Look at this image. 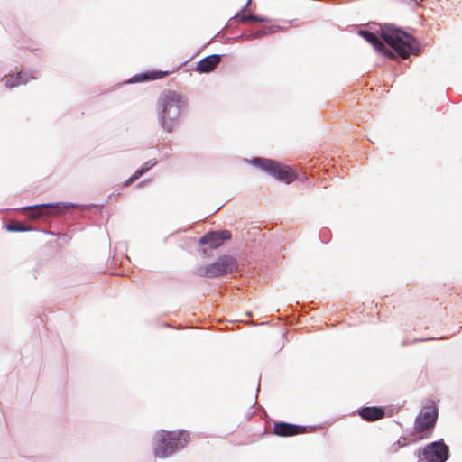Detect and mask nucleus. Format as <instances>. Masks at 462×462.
I'll return each mask as SVG.
<instances>
[{"label": "nucleus", "instance_id": "nucleus-1", "mask_svg": "<svg viewBox=\"0 0 462 462\" xmlns=\"http://www.w3.org/2000/svg\"><path fill=\"white\" fill-rule=\"evenodd\" d=\"M380 37L369 31L361 30V35L374 48L387 57L393 58V52L404 60V31L393 24H384L379 30Z\"/></svg>", "mask_w": 462, "mask_h": 462}, {"label": "nucleus", "instance_id": "nucleus-2", "mask_svg": "<svg viewBox=\"0 0 462 462\" xmlns=\"http://www.w3.org/2000/svg\"><path fill=\"white\" fill-rule=\"evenodd\" d=\"M187 106L183 96L174 90H165L162 93L157 103L160 124L163 129L171 132L181 110Z\"/></svg>", "mask_w": 462, "mask_h": 462}, {"label": "nucleus", "instance_id": "nucleus-3", "mask_svg": "<svg viewBox=\"0 0 462 462\" xmlns=\"http://www.w3.org/2000/svg\"><path fill=\"white\" fill-rule=\"evenodd\" d=\"M189 439V433L186 430H160L153 438V453L155 457H167L176 450L183 448Z\"/></svg>", "mask_w": 462, "mask_h": 462}, {"label": "nucleus", "instance_id": "nucleus-4", "mask_svg": "<svg viewBox=\"0 0 462 462\" xmlns=\"http://www.w3.org/2000/svg\"><path fill=\"white\" fill-rule=\"evenodd\" d=\"M438 419V409L433 401H428L416 418L414 432L406 438L409 443L430 437Z\"/></svg>", "mask_w": 462, "mask_h": 462}, {"label": "nucleus", "instance_id": "nucleus-5", "mask_svg": "<svg viewBox=\"0 0 462 462\" xmlns=\"http://www.w3.org/2000/svg\"><path fill=\"white\" fill-rule=\"evenodd\" d=\"M251 163L261 168L276 180L287 184L291 183L297 178L295 171L291 167L273 160L254 158L251 161Z\"/></svg>", "mask_w": 462, "mask_h": 462}, {"label": "nucleus", "instance_id": "nucleus-6", "mask_svg": "<svg viewBox=\"0 0 462 462\" xmlns=\"http://www.w3.org/2000/svg\"><path fill=\"white\" fill-rule=\"evenodd\" d=\"M236 268V260L232 256L224 255L211 264L199 267L197 274L201 277L215 278L233 273Z\"/></svg>", "mask_w": 462, "mask_h": 462}, {"label": "nucleus", "instance_id": "nucleus-7", "mask_svg": "<svg viewBox=\"0 0 462 462\" xmlns=\"http://www.w3.org/2000/svg\"><path fill=\"white\" fill-rule=\"evenodd\" d=\"M449 448L443 440L427 445L419 452V462H445L448 458Z\"/></svg>", "mask_w": 462, "mask_h": 462}, {"label": "nucleus", "instance_id": "nucleus-8", "mask_svg": "<svg viewBox=\"0 0 462 462\" xmlns=\"http://www.w3.org/2000/svg\"><path fill=\"white\" fill-rule=\"evenodd\" d=\"M66 207L60 203L40 204L31 207H25L23 211L27 212V217L32 220L49 217L57 215L61 209Z\"/></svg>", "mask_w": 462, "mask_h": 462}, {"label": "nucleus", "instance_id": "nucleus-9", "mask_svg": "<svg viewBox=\"0 0 462 462\" xmlns=\"http://www.w3.org/2000/svg\"><path fill=\"white\" fill-rule=\"evenodd\" d=\"M231 238V233L228 230H220L209 232L204 235L200 239L201 245H208L210 248L216 249L219 247L225 240Z\"/></svg>", "mask_w": 462, "mask_h": 462}, {"label": "nucleus", "instance_id": "nucleus-10", "mask_svg": "<svg viewBox=\"0 0 462 462\" xmlns=\"http://www.w3.org/2000/svg\"><path fill=\"white\" fill-rule=\"evenodd\" d=\"M307 432V427L291 424L287 422H277L273 425V433L280 437H291Z\"/></svg>", "mask_w": 462, "mask_h": 462}, {"label": "nucleus", "instance_id": "nucleus-11", "mask_svg": "<svg viewBox=\"0 0 462 462\" xmlns=\"http://www.w3.org/2000/svg\"><path fill=\"white\" fill-rule=\"evenodd\" d=\"M357 414L365 421L373 422L385 416V409L378 406H366L360 408Z\"/></svg>", "mask_w": 462, "mask_h": 462}, {"label": "nucleus", "instance_id": "nucleus-12", "mask_svg": "<svg viewBox=\"0 0 462 462\" xmlns=\"http://www.w3.org/2000/svg\"><path fill=\"white\" fill-rule=\"evenodd\" d=\"M221 61V56L212 54L207 56L197 63L196 71L199 73H209L213 71Z\"/></svg>", "mask_w": 462, "mask_h": 462}, {"label": "nucleus", "instance_id": "nucleus-13", "mask_svg": "<svg viewBox=\"0 0 462 462\" xmlns=\"http://www.w3.org/2000/svg\"><path fill=\"white\" fill-rule=\"evenodd\" d=\"M174 70L172 71H169V70H153V71H150V72H146V73H143V74H140V75H136L134 79H133V82H136V81H146V80H156V79H162L164 77H167L168 75H170L171 73H172Z\"/></svg>", "mask_w": 462, "mask_h": 462}, {"label": "nucleus", "instance_id": "nucleus-14", "mask_svg": "<svg viewBox=\"0 0 462 462\" xmlns=\"http://www.w3.org/2000/svg\"><path fill=\"white\" fill-rule=\"evenodd\" d=\"M421 44L412 35L406 32V59L411 55L420 56L421 53Z\"/></svg>", "mask_w": 462, "mask_h": 462}, {"label": "nucleus", "instance_id": "nucleus-15", "mask_svg": "<svg viewBox=\"0 0 462 462\" xmlns=\"http://www.w3.org/2000/svg\"><path fill=\"white\" fill-rule=\"evenodd\" d=\"M155 164V161L151 160L146 162L140 169L136 170L134 173L127 180H125L124 186L127 187L130 184H132L134 181H135L137 179L143 176L147 171L152 168Z\"/></svg>", "mask_w": 462, "mask_h": 462}, {"label": "nucleus", "instance_id": "nucleus-16", "mask_svg": "<svg viewBox=\"0 0 462 462\" xmlns=\"http://www.w3.org/2000/svg\"><path fill=\"white\" fill-rule=\"evenodd\" d=\"M20 79L21 76H18L17 74H10L3 78V81L5 82V86L11 89L23 85V81H19Z\"/></svg>", "mask_w": 462, "mask_h": 462}, {"label": "nucleus", "instance_id": "nucleus-17", "mask_svg": "<svg viewBox=\"0 0 462 462\" xmlns=\"http://www.w3.org/2000/svg\"><path fill=\"white\" fill-rule=\"evenodd\" d=\"M6 230L11 232H23L32 230V227L26 226L21 222L14 221L6 226Z\"/></svg>", "mask_w": 462, "mask_h": 462}, {"label": "nucleus", "instance_id": "nucleus-18", "mask_svg": "<svg viewBox=\"0 0 462 462\" xmlns=\"http://www.w3.org/2000/svg\"><path fill=\"white\" fill-rule=\"evenodd\" d=\"M240 22L242 23H246V22H260V23H265L267 22V18L265 17H261V16H258V15H253V14H248V15H243L239 18Z\"/></svg>", "mask_w": 462, "mask_h": 462}, {"label": "nucleus", "instance_id": "nucleus-19", "mask_svg": "<svg viewBox=\"0 0 462 462\" xmlns=\"http://www.w3.org/2000/svg\"><path fill=\"white\" fill-rule=\"evenodd\" d=\"M18 76H21L19 81H23V85L27 84L29 81L36 79V77L33 74L20 71L16 73Z\"/></svg>", "mask_w": 462, "mask_h": 462}, {"label": "nucleus", "instance_id": "nucleus-20", "mask_svg": "<svg viewBox=\"0 0 462 462\" xmlns=\"http://www.w3.org/2000/svg\"><path fill=\"white\" fill-rule=\"evenodd\" d=\"M273 32H274V31L273 30V27H270V28H268V30H267V31L263 30V31H259L258 32H256L255 37H256V38H259V37H261V36H263V35H264V34H266V33Z\"/></svg>", "mask_w": 462, "mask_h": 462}, {"label": "nucleus", "instance_id": "nucleus-21", "mask_svg": "<svg viewBox=\"0 0 462 462\" xmlns=\"http://www.w3.org/2000/svg\"><path fill=\"white\" fill-rule=\"evenodd\" d=\"M392 448H393V449L394 451H397V449L400 448V446L398 445V447H396V448H395V446L393 445Z\"/></svg>", "mask_w": 462, "mask_h": 462}]
</instances>
